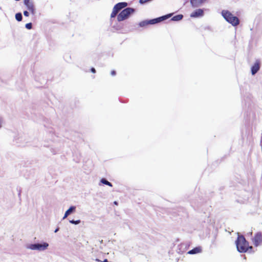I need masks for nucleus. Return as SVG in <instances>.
<instances>
[{"instance_id": "4be33fe9", "label": "nucleus", "mask_w": 262, "mask_h": 262, "mask_svg": "<svg viewBox=\"0 0 262 262\" xmlns=\"http://www.w3.org/2000/svg\"><path fill=\"white\" fill-rule=\"evenodd\" d=\"M91 71L93 73H96V70L95 69V68H92L91 69Z\"/></svg>"}, {"instance_id": "0eeeda50", "label": "nucleus", "mask_w": 262, "mask_h": 262, "mask_svg": "<svg viewBox=\"0 0 262 262\" xmlns=\"http://www.w3.org/2000/svg\"><path fill=\"white\" fill-rule=\"evenodd\" d=\"M24 4L27 7L28 9L32 13L35 14V11L34 5L30 0H24Z\"/></svg>"}, {"instance_id": "2eb2a0df", "label": "nucleus", "mask_w": 262, "mask_h": 262, "mask_svg": "<svg viewBox=\"0 0 262 262\" xmlns=\"http://www.w3.org/2000/svg\"><path fill=\"white\" fill-rule=\"evenodd\" d=\"M15 18L18 21H21L22 20L21 14L20 13H16L15 15Z\"/></svg>"}, {"instance_id": "6ab92c4d", "label": "nucleus", "mask_w": 262, "mask_h": 262, "mask_svg": "<svg viewBox=\"0 0 262 262\" xmlns=\"http://www.w3.org/2000/svg\"><path fill=\"white\" fill-rule=\"evenodd\" d=\"M32 27V24L31 23H28L26 25V28L28 29H31Z\"/></svg>"}, {"instance_id": "5701e85b", "label": "nucleus", "mask_w": 262, "mask_h": 262, "mask_svg": "<svg viewBox=\"0 0 262 262\" xmlns=\"http://www.w3.org/2000/svg\"><path fill=\"white\" fill-rule=\"evenodd\" d=\"M69 215V213H67V212H66L64 215L63 216V219L66 218Z\"/></svg>"}, {"instance_id": "423d86ee", "label": "nucleus", "mask_w": 262, "mask_h": 262, "mask_svg": "<svg viewBox=\"0 0 262 262\" xmlns=\"http://www.w3.org/2000/svg\"><path fill=\"white\" fill-rule=\"evenodd\" d=\"M49 246V244L47 243L43 244H35L30 246V248L32 250H44L46 249Z\"/></svg>"}, {"instance_id": "412c9836", "label": "nucleus", "mask_w": 262, "mask_h": 262, "mask_svg": "<svg viewBox=\"0 0 262 262\" xmlns=\"http://www.w3.org/2000/svg\"><path fill=\"white\" fill-rule=\"evenodd\" d=\"M111 74L112 76H115L116 75V71L114 70H113L111 71Z\"/></svg>"}, {"instance_id": "7ed1b4c3", "label": "nucleus", "mask_w": 262, "mask_h": 262, "mask_svg": "<svg viewBox=\"0 0 262 262\" xmlns=\"http://www.w3.org/2000/svg\"><path fill=\"white\" fill-rule=\"evenodd\" d=\"M171 16V14H167V15H166L164 16H162L158 17V18L152 19H150L149 20H143V21H141L139 23V25L141 27H143L146 26L148 25L155 24L160 23L163 20H164L170 17Z\"/></svg>"}, {"instance_id": "dca6fc26", "label": "nucleus", "mask_w": 262, "mask_h": 262, "mask_svg": "<svg viewBox=\"0 0 262 262\" xmlns=\"http://www.w3.org/2000/svg\"><path fill=\"white\" fill-rule=\"evenodd\" d=\"M76 209V207L74 206H71L68 210L66 211L67 212V213H69L70 214L71 212L75 211Z\"/></svg>"}, {"instance_id": "39448f33", "label": "nucleus", "mask_w": 262, "mask_h": 262, "mask_svg": "<svg viewBox=\"0 0 262 262\" xmlns=\"http://www.w3.org/2000/svg\"><path fill=\"white\" fill-rule=\"evenodd\" d=\"M251 241L254 247H257L262 244V233L258 232L251 238Z\"/></svg>"}, {"instance_id": "ddd939ff", "label": "nucleus", "mask_w": 262, "mask_h": 262, "mask_svg": "<svg viewBox=\"0 0 262 262\" xmlns=\"http://www.w3.org/2000/svg\"><path fill=\"white\" fill-rule=\"evenodd\" d=\"M183 15L182 14H179V15H177L174 16H173L171 20H173V21H179V20H180L182 19L183 18Z\"/></svg>"}, {"instance_id": "aec40b11", "label": "nucleus", "mask_w": 262, "mask_h": 262, "mask_svg": "<svg viewBox=\"0 0 262 262\" xmlns=\"http://www.w3.org/2000/svg\"><path fill=\"white\" fill-rule=\"evenodd\" d=\"M24 15H25V16H27H27H29V12H28V11H25L24 12Z\"/></svg>"}, {"instance_id": "1a4fd4ad", "label": "nucleus", "mask_w": 262, "mask_h": 262, "mask_svg": "<svg viewBox=\"0 0 262 262\" xmlns=\"http://www.w3.org/2000/svg\"><path fill=\"white\" fill-rule=\"evenodd\" d=\"M204 14V11L201 9H198L191 13L190 16L191 17H198L202 16Z\"/></svg>"}, {"instance_id": "9b49d317", "label": "nucleus", "mask_w": 262, "mask_h": 262, "mask_svg": "<svg viewBox=\"0 0 262 262\" xmlns=\"http://www.w3.org/2000/svg\"><path fill=\"white\" fill-rule=\"evenodd\" d=\"M127 5V4L126 2L119 3L115 5L113 8L115 10H117L118 12H119V11L121 10L122 9L126 7Z\"/></svg>"}, {"instance_id": "f3484780", "label": "nucleus", "mask_w": 262, "mask_h": 262, "mask_svg": "<svg viewBox=\"0 0 262 262\" xmlns=\"http://www.w3.org/2000/svg\"><path fill=\"white\" fill-rule=\"evenodd\" d=\"M118 13V12L117 11V10H115L113 8V11H112V13H111V17L112 18H113V17H115L117 15V13Z\"/></svg>"}, {"instance_id": "20e7f679", "label": "nucleus", "mask_w": 262, "mask_h": 262, "mask_svg": "<svg viewBox=\"0 0 262 262\" xmlns=\"http://www.w3.org/2000/svg\"><path fill=\"white\" fill-rule=\"evenodd\" d=\"M135 12V9L132 8H126L123 10L117 16V20L121 21L127 18L128 16Z\"/></svg>"}, {"instance_id": "f8f14e48", "label": "nucleus", "mask_w": 262, "mask_h": 262, "mask_svg": "<svg viewBox=\"0 0 262 262\" xmlns=\"http://www.w3.org/2000/svg\"><path fill=\"white\" fill-rule=\"evenodd\" d=\"M202 251V249H201V247H195L194 248H193V249L189 251L188 252V253L189 254H196V253H200Z\"/></svg>"}, {"instance_id": "6e6552de", "label": "nucleus", "mask_w": 262, "mask_h": 262, "mask_svg": "<svg viewBox=\"0 0 262 262\" xmlns=\"http://www.w3.org/2000/svg\"><path fill=\"white\" fill-rule=\"evenodd\" d=\"M260 69V62L256 60L254 65L251 67V73L252 75L255 74Z\"/></svg>"}, {"instance_id": "a211bd4d", "label": "nucleus", "mask_w": 262, "mask_h": 262, "mask_svg": "<svg viewBox=\"0 0 262 262\" xmlns=\"http://www.w3.org/2000/svg\"><path fill=\"white\" fill-rule=\"evenodd\" d=\"M70 222L72 224L77 225V224H78L79 223H80V220H77V221L71 220V221H70Z\"/></svg>"}, {"instance_id": "393cba45", "label": "nucleus", "mask_w": 262, "mask_h": 262, "mask_svg": "<svg viewBox=\"0 0 262 262\" xmlns=\"http://www.w3.org/2000/svg\"><path fill=\"white\" fill-rule=\"evenodd\" d=\"M114 203L116 204V205H117V202H115Z\"/></svg>"}, {"instance_id": "b1692460", "label": "nucleus", "mask_w": 262, "mask_h": 262, "mask_svg": "<svg viewBox=\"0 0 262 262\" xmlns=\"http://www.w3.org/2000/svg\"><path fill=\"white\" fill-rule=\"evenodd\" d=\"M58 230V229H56L55 231V232H56Z\"/></svg>"}, {"instance_id": "f257e3e1", "label": "nucleus", "mask_w": 262, "mask_h": 262, "mask_svg": "<svg viewBox=\"0 0 262 262\" xmlns=\"http://www.w3.org/2000/svg\"><path fill=\"white\" fill-rule=\"evenodd\" d=\"M236 245L237 250L241 253L249 252L254 253L255 250L252 246H249V242L246 241L245 237L241 235H238L236 241Z\"/></svg>"}, {"instance_id": "4468645a", "label": "nucleus", "mask_w": 262, "mask_h": 262, "mask_svg": "<svg viewBox=\"0 0 262 262\" xmlns=\"http://www.w3.org/2000/svg\"><path fill=\"white\" fill-rule=\"evenodd\" d=\"M101 182L104 184H105L106 185H108L109 186H111L112 187V184L111 183H110V182L107 181L106 180H105V179H102L101 180Z\"/></svg>"}, {"instance_id": "f03ea898", "label": "nucleus", "mask_w": 262, "mask_h": 262, "mask_svg": "<svg viewBox=\"0 0 262 262\" xmlns=\"http://www.w3.org/2000/svg\"><path fill=\"white\" fill-rule=\"evenodd\" d=\"M222 16L229 23L234 26H237L239 23L238 18L234 16L231 12L227 10H223L222 12Z\"/></svg>"}, {"instance_id": "9d476101", "label": "nucleus", "mask_w": 262, "mask_h": 262, "mask_svg": "<svg viewBox=\"0 0 262 262\" xmlns=\"http://www.w3.org/2000/svg\"><path fill=\"white\" fill-rule=\"evenodd\" d=\"M207 0H190V3L193 7H198L205 3Z\"/></svg>"}]
</instances>
